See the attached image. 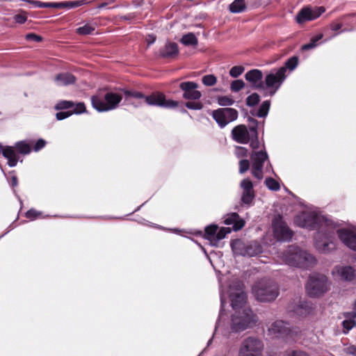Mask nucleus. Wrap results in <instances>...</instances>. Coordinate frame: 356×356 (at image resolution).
I'll use <instances>...</instances> for the list:
<instances>
[{
  "instance_id": "a878e982",
  "label": "nucleus",
  "mask_w": 356,
  "mask_h": 356,
  "mask_svg": "<svg viewBox=\"0 0 356 356\" xmlns=\"http://www.w3.org/2000/svg\"><path fill=\"white\" fill-rule=\"evenodd\" d=\"M224 223L227 225H232L233 229L236 232L244 227L245 220L237 213L234 212L227 215L224 220Z\"/></svg>"
},
{
  "instance_id": "dca6fc26",
  "label": "nucleus",
  "mask_w": 356,
  "mask_h": 356,
  "mask_svg": "<svg viewBox=\"0 0 356 356\" xmlns=\"http://www.w3.org/2000/svg\"><path fill=\"white\" fill-rule=\"evenodd\" d=\"M289 324L284 321H275L268 328V334L277 339H284L290 334Z\"/></svg>"
},
{
  "instance_id": "338daca9",
  "label": "nucleus",
  "mask_w": 356,
  "mask_h": 356,
  "mask_svg": "<svg viewBox=\"0 0 356 356\" xmlns=\"http://www.w3.org/2000/svg\"><path fill=\"white\" fill-rule=\"evenodd\" d=\"M343 351L345 353H346L348 355L356 356V346H353V345L349 346L346 347V348H344Z\"/></svg>"
},
{
  "instance_id": "bb28decb",
  "label": "nucleus",
  "mask_w": 356,
  "mask_h": 356,
  "mask_svg": "<svg viewBox=\"0 0 356 356\" xmlns=\"http://www.w3.org/2000/svg\"><path fill=\"white\" fill-rule=\"evenodd\" d=\"M320 233H317L315 236V246L316 248L321 253H328L332 250L335 249V244L332 241L325 239L319 240Z\"/></svg>"
},
{
  "instance_id": "3c124183",
  "label": "nucleus",
  "mask_w": 356,
  "mask_h": 356,
  "mask_svg": "<svg viewBox=\"0 0 356 356\" xmlns=\"http://www.w3.org/2000/svg\"><path fill=\"white\" fill-rule=\"evenodd\" d=\"M250 143V147L254 149H257L259 147V140L258 138V133H251L250 136V140L249 141Z\"/></svg>"
},
{
  "instance_id": "864d4df0",
  "label": "nucleus",
  "mask_w": 356,
  "mask_h": 356,
  "mask_svg": "<svg viewBox=\"0 0 356 356\" xmlns=\"http://www.w3.org/2000/svg\"><path fill=\"white\" fill-rule=\"evenodd\" d=\"M184 105L187 108L191 110L199 111L203 108V104L200 102H187Z\"/></svg>"
},
{
  "instance_id": "f704fd0d",
  "label": "nucleus",
  "mask_w": 356,
  "mask_h": 356,
  "mask_svg": "<svg viewBox=\"0 0 356 356\" xmlns=\"http://www.w3.org/2000/svg\"><path fill=\"white\" fill-rule=\"evenodd\" d=\"M218 227L216 225H211L205 227L204 237L205 238L210 241L211 244L213 245L216 232Z\"/></svg>"
},
{
  "instance_id": "79ce46f5",
  "label": "nucleus",
  "mask_w": 356,
  "mask_h": 356,
  "mask_svg": "<svg viewBox=\"0 0 356 356\" xmlns=\"http://www.w3.org/2000/svg\"><path fill=\"white\" fill-rule=\"evenodd\" d=\"M266 187L273 191H277L280 188V184L272 177H267L265 180Z\"/></svg>"
},
{
  "instance_id": "393cba45",
  "label": "nucleus",
  "mask_w": 356,
  "mask_h": 356,
  "mask_svg": "<svg viewBox=\"0 0 356 356\" xmlns=\"http://www.w3.org/2000/svg\"><path fill=\"white\" fill-rule=\"evenodd\" d=\"M159 54L163 58H174L179 54L178 45L176 42L168 41L160 48Z\"/></svg>"
},
{
  "instance_id": "cd10ccee",
  "label": "nucleus",
  "mask_w": 356,
  "mask_h": 356,
  "mask_svg": "<svg viewBox=\"0 0 356 356\" xmlns=\"http://www.w3.org/2000/svg\"><path fill=\"white\" fill-rule=\"evenodd\" d=\"M76 77L71 73L63 72L58 74L54 78V82L58 86H66L74 83Z\"/></svg>"
},
{
  "instance_id": "2eb2a0df",
  "label": "nucleus",
  "mask_w": 356,
  "mask_h": 356,
  "mask_svg": "<svg viewBox=\"0 0 356 356\" xmlns=\"http://www.w3.org/2000/svg\"><path fill=\"white\" fill-rule=\"evenodd\" d=\"M241 284L237 283L236 289L235 292L232 291V288L230 287L229 291V297L231 300V306L234 311L241 310L245 309L243 307L244 305L246 302V294L242 290L241 287Z\"/></svg>"
},
{
  "instance_id": "7c9ffc66",
  "label": "nucleus",
  "mask_w": 356,
  "mask_h": 356,
  "mask_svg": "<svg viewBox=\"0 0 356 356\" xmlns=\"http://www.w3.org/2000/svg\"><path fill=\"white\" fill-rule=\"evenodd\" d=\"M312 310V305L307 301H300L295 307L293 312L298 316H306L311 313Z\"/></svg>"
},
{
  "instance_id": "f3484780",
  "label": "nucleus",
  "mask_w": 356,
  "mask_h": 356,
  "mask_svg": "<svg viewBox=\"0 0 356 356\" xmlns=\"http://www.w3.org/2000/svg\"><path fill=\"white\" fill-rule=\"evenodd\" d=\"M197 83L193 81H184L179 84L180 89L183 91V98L189 100H198L202 97V93L197 90Z\"/></svg>"
},
{
  "instance_id": "052dcab7",
  "label": "nucleus",
  "mask_w": 356,
  "mask_h": 356,
  "mask_svg": "<svg viewBox=\"0 0 356 356\" xmlns=\"http://www.w3.org/2000/svg\"><path fill=\"white\" fill-rule=\"evenodd\" d=\"M356 17V13H351L346 14V15L341 16L339 18V21H340L341 23H343V25L344 24V25L350 26V22H349V19H350L352 17Z\"/></svg>"
},
{
  "instance_id": "bf43d9fd",
  "label": "nucleus",
  "mask_w": 356,
  "mask_h": 356,
  "mask_svg": "<svg viewBox=\"0 0 356 356\" xmlns=\"http://www.w3.org/2000/svg\"><path fill=\"white\" fill-rule=\"evenodd\" d=\"M41 214H42V213L40 211H38L37 210H35L34 209H31L26 212L25 216H26V218H27L31 220H33L36 219L37 218H38L39 216H40Z\"/></svg>"
},
{
  "instance_id": "603ef678",
  "label": "nucleus",
  "mask_w": 356,
  "mask_h": 356,
  "mask_svg": "<svg viewBox=\"0 0 356 356\" xmlns=\"http://www.w3.org/2000/svg\"><path fill=\"white\" fill-rule=\"evenodd\" d=\"M244 70L243 66H234L229 70V75L232 77L237 78L243 72Z\"/></svg>"
},
{
  "instance_id": "09e8293b",
  "label": "nucleus",
  "mask_w": 356,
  "mask_h": 356,
  "mask_svg": "<svg viewBox=\"0 0 356 356\" xmlns=\"http://www.w3.org/2000/svg\"><path fill=\"white\" fill-rule=\"evenodd\" d=\"M245 86V83L241 79L234 80L232 82L230 88L233 92H238Z\"/></svg>"
},
{
  "instance_id": "a19ab883",
  "label": "nucleus",
  "mask_w": 356,
  "mask_h": 356,
  "mask_svg": "<svg viewBox=\"0 0 356 356\" xmlns=\"http://www.w3.org/2000/svg\"><path fill=\"white\" fill-rule=\"evenodd\" d=\"M74 106V103L72 101L60 100L56 103L54 108L56 111H61L72 108Z\"/></svg>"
},
{
  "instance_id": "9d476101",
  "label": "nucleus",
  "mask_w": 356,
  "mask_h": 356,
  "mask_svg": "<svg viewBox=\"0 0 356 356\" xmlns=\"http://www.w3.org/2000/svg\"><path fill=\"white\" fill-rule=\"evenodd\" d=\"M212 118L220 129L235 121L238 116L237 110L233 108H220L212 111Z\"/></svg>"
},
{
  "instance_id": "4c0bfd02",
  "label": "nucleus",
  "mask_w": 356,
  "mask_h": 356,
  "mask_svg": "<svg viewBox=\"0 0 356 356\" xmlns=\"http://www.w3.org/2000/svg\"><path fill=\"white\" fill-rule=\"evenodd\" d=\"M122 92L127 100H129L130 99H144V97H145V95L143 93L137 90L124 89L122 90Z\"/></svg>"
},
{
  "instance_id": "680f3d73",
  "label": "nucleus",
  "mask_w": 356,
  "mask_h": 356,
  "mask_svg": "<svg viewBox=\"0 0 356 356\" xmlns=\"http://www.w3.org/2000/svg\"><path fill=\"white\" fill-rule=\"evenodd\" d=\"M46 144L47 143L44 139L40 138L35 142L33 147V150L35 152H38L42 149H43L45 147Z\"/></svg>"
},
{
  "instance_id": "423d86ee",
  "label": "nucleus",
  "mask_w": 356,
  "mask_h": 356,
  "mask_svg": "<svg viewBox=\"0 0 356 356\" xmlns=\"http://www.w3.org/2000/svg\"><path fill=\"white\" fill-rule=\"evenodd\" d=\"M323 217L314 211H302L294 218V222L298 227L314 230L318 228Z\"/></svg>"
},
{
  "instance_id": "37998d69",
  "label": "nucleus",
  "mask_w": 356,
  "mask_h": 356,
  "mask_svg": "<svg viewBox=\"0 0 356 356\" xmlns=\"http://www.w3.org/2000/svg\"><path fill=\"white\" fill-rule=\"evenodd\" d=\"M260 101V96L256 93L254 92L249 95L245 100L246 105L249 107H253L258 104V103Z\"/></svg>"
},
{
  "instance_id": "49530a36",
  "label": "nucleus",
  "mask_w": 356,
  "mask_h": 356,
  "mask_svg": "<svg viewBox=\"0 0 356 356\" xmlns=\"http://www.w3.org/2000/svg\"><path fill=\"white\" fill-rule=\"evenodd\" d=\"M356 325V322L354 319L346 318L342 321V326L343 328V333L347 334L351 329Z\"/></svg>"
},
{
  "instance_id": "1a4fd4ad",
  "label": "nucleus",
  "mask_w": 356,
  "mask_h": 356,
  "mask_svg": "<svg viewBox=\"0 0 356 356\" xmlns=\"http://www.w3.org/2000/svg\"><path fill=\"white\" fill-rule=\"evenodd\" d=\"M306 289L310 297L315 298L323 295L327 290L326 277L323 275L309 276Z\"/></svg>"
},
{
  "instance_id": "20e7f679",
  "label": "nucleus",
  "mask_w": 356,
  "mask_h": 356,
  "mask_svg": "<svg viewBox=\"0 0 356 356\" xmlns=\"http://www.w3.org/2000/svg\"><path fill=\"white\" fill-rule=\"evenodd\" d=\"M122 99L120 93L108 91L104 96L100 95L91 97L93 108L98 112H106L115 109Z\"/></svg>"
},
{
  "instance_id": "774afa93",
  "label": "nucleus",
  "mask_w": 356,
  "mask_h": 356,
  "mask_svg": "<svg viewBox=\"0 0 356 356\" xmlns=\"http://www.w3.org/2000/svg\"><path fill=\"white\" fill-rule=\"evenodd\" d=\"M14 19L17 23L22 24H24L26 21L27 18L26 16H24L23 15L17 14V15H15Z\"/></svg>"
},
{
  "instance_id": "f03ea898",
  "label": "nucleus",
  "mask_w": 356,
  "mask_h": 356,
  "mask_svg": "<svg viewBox=\"0 0 356 356\" xmlns=\"http://www.w3.org/2000/svg\"><path fill=\"white\" fill-rule=\"evenodd\" d=\"M283 261L291 266L309 269L317 263L316 259L306 250L295 245H289L282 252Z\"/></svg>"
},
{
  "instance_id": "b1692460",
  "label": "nucleus",
  "mask_w": 356,
  "mask_h": 356,
  "mask_svg": "<svg viewBox=\"0 0 356 356\" xmlns=\"http://www.w3.org/2000/svg\"><path fill=\"white\" fill-rule=\"evenodd\" d=\"M335 270L343 281L351 282L356 279V270L350 266H337Z\"/></svg>"
},
{
  "instance_id": "9b49d317",
  "label": "nucleus",
  "mask_w": 356,
  "mask_h": 356,
  "mask_svg": "<svg viewBox=\"0 0 356 356\" xmlns=\"http://www.w3.org/2000/svg\"><path fill=\"white\" fill-rule=\"evenodd\" d=\"M250 159L252 162V175L258 179H261L263 178L264 163L268 161L267 152L265 150L252 152Z\"/></svg>"
},
{
  "instance_id": "8fccbe9b",
  "label": "nucleus",
  "mask_w": 356,
  "mask_h": 356,
  "mask_svg": "<svg viewBox=\"0 0 356 356\" xmlns=\"http://www.w3.org/2000/svg\"><path fill=\"white\" fill-rule=\"evenodd\" d=\"M234 154L237 158L242 159L248 156V150L245 147L236 146L235 148Z\"/></svg>"
},
{
  "instance_id": "39448f33",
  "label": "nucleus",
  "mask_w": 356,
  "mask_h": 356,
  "mask_svg": "<svg viewBox=\"0 0 356 356\" xmlns=\"http://www.w3.org/2000/svg\"><path fill=\"white\" fill-rule=\"evenodd\" d=\"M230 245L235 256L251 257L263 252L261 245L256 241L245 242L241 239H235Z\"/></svg>"
},
{
  "instance_id": "e433bc0d",
  "label": "nucleus",
  "mask_w": 356,
  "mask_h": 356,
  "mask_svg": "<svg viewBox=\"0 0 356 356\" xmlns=\"http://www.w3.org/2000/svg\"><path fill=\"white\" fill-rule=\"evenodd\" d=\"M298 64V57L296 56H293L289 58L284 63V65L281 67L280 68L284 69V74H286L287 69L290 71L294 70Z\"/></svg>"
},
{
  "instance_id": "6ab92c4d",
  "label": "nucleus",
  "mask_w": 356,
  "mask_h": 356,
  "mask_svg": "<svg viewBox=\"0 0 356 356\" xmlns=\"http://www.w3.org/2000/svg\"><path fill=\"white\" fill-rule=\"evenodd\" d=\"M273 231L275 236L280 241H289L293 236V232L282 221L273 222Z\"/></svg>"
},
{
  "instance_id": "c756f323",
  "label": "nucleus",
  "mask_w": 356,
  "mask_h": 356,
  "mask_svg": "<svg viewBox=\"0 0 356 356\" xmlns=\"http://www.w3.org/2000/svg\"><path fill=\"white\" fill-rule=\"evenodd\" d=\"M32 143V140H22L16 142L13 147H14V149H16L17 154L27 155L31 152V144Z\"/></svg>"
},
{
  "instance_id": "473e14b6",
  "label": "nucleus",
  "mask_w": 356,
  "mask_h": 356,
  "mask_svg": "<svg viewBox=\"0 0 356 356\" xmlns=\"http://www.w3.org/2000/svg\"><path fill=\"white\" fill-rule=\"evenodd\" d=\"M180 42L185 46H195L198 43L197 37L193 33L184 35L180 39Z\"/></svg>"
},
{
  "instance_id": "6e6552de",
  "label": "nucleus",
  "mask_w": 356,
  "mask_h": 356,
  "mask_svg": "<svg viewBox=\"0 0 356 356\" xmlns=\"http://www.w3.org/2000/svg\"><path fill=\"white\" fill-rule=\"evenodd\" d=\"M286 78L284 68L273 69L265 77L266 87L269 89L265 96H273Z\"/></svg>"
},
{
  "instance_id": "c9c22d12",
  "label": "nucleus",
  "mask_w": 356,
  "mask_h": 356,
  "mask_svg": "<svg viewBox=\"0 0 356 356\" xmlns=\"http://www.w3.org/2000/svg\"><path fill=\"white\" fill-rule=\"evenodd\" d=\"M270 107V101H264L260 105L256 115L259 118H266L269 112Z\"/></svg>"
},
{
  "instance_id": "4d7b16f0",
  "label": "nucleus",
  "mask_w": 356,
  "mask_h": 356,
  "mask_svg": "<svg viewBox=\"0 0 356 356\" xmlns=\"http://www.w3.org/2000/svg\"><path fill=\"white\" fill-rule=\"evenodd\" d=\"M239 170L240 174H243L247 172L250 168V161L248 159H241L239 161Z\"/></svg>"
},
{
  "instance_id": "e2e57ef3",
  "label": "nucleus",
  "mask_w": 356,
  "mask_h": 356,
  "mask_svg": "<svg viewBox=\"0 0 356 356\" xmlns=\"http://www.w3.org/2000/svg\"><path fill=\"white\" fill-rule=\"evenodd\" d=\"M72 115V113H71V111H60L56 113V118L57 120H65L70 116Z\"/></svg>"
},
{
  "instance_id": "13d9d810",
  "label": "nucleus",
  "mask_w": 356,
  "mask_h": 356,
  "mask_svg": "<svg viewBox=\"0 0 356 356\" xmlns=\"http://www.w3.org/2000/svg\"><path fill=\"white\" fill-rule=\"evenodd\" d=\"M248 121L250 123V124H249L250 131L251 133H258V131H257V127H258V123H259L258 121L252 117H248Z\"/></svg>"
},
{
  "instance_id": "0e129e2a",
  "label": "nucleus",
  "mask_w": 356,
  "mask_h": 356,
  "mask_svg": "<svg viewBox=\"0 0 356 356\" xmlns=\"http://www.w3.org/2000/svg\"><path fill=\"white\" fill-rule=\"evenodd\" d=\"M26 40L40 42L42 40V38L34 33H29L25 36Z\"/></svg>"
},
{
  "instance_id": "a211bd4d",
  "label": "nucleus",
  "mask_w": 356,
  "mask_h": 356,
  "mask_svg": "<svg viewBox=\"0 0 356 356\" xmlns=\"http://www.w3.org/2000/svg\"><path fill=\"white\" fill-rule=\"evenodd\" d=\"M240 186L243 190L241 201L242 204L250 207L255 196L253 184L250 179L246 178L241 181Z\"/></svg>"
},
{
  "instance_id": "c03bdc74",
  "label": "nucleus",
  "mask_w": 356,
  "mask_h": 356,
  "mask_svg": "<svg viewBox=\"0 0 356 356\" xmlns=\"http://www.w3.org/2000/svg\"><path fill=\"white\" fill-rule=\"evenodd\" d=\"M202 83L206 86H213L217 82V78L213 74H207L202 78Z\"/></svg>"
},
{
  "instance_id": "412c9836",
  "label": "nucleus",
  "mask_w": 356,
  "mask_h": 356,
  "mask_svg": "<svg viewBox=\"0 0 356 356\" xmlns=\"http://www.w3.org/2000/svg\"><path fill=\"white\" fill-rule=\"evenodd\" d=\"M251 132L248 131L246 126L239 124L232 130V139L241 144H247L250 140Z\"/></svg>"
},
{
  "instance_id": "4468645a",
  "label": "nucleus",
  "mask_w": 356,
  "mask_h": 356,
  "mask_svg": "<svg viewBox=\"0 0 356 356\" xmlns=\"http://www.w3.org/2000/svg\"><path fill=\"white\" fill-rule=\"evenodd\" d=\"M143 99L149 106H156L165 108H175L179 104L178 101L166 99L162 94L145 96Z\"/></svg>"
},
{
  "instance_id": "ddd939ff",
  "label": "nucleus",
  "mask_w": 356,
  "mask_h": 356,
  "mask_svg": "<svg viewBox=\"0 0 356 356\" xmlns=\"http://www.w3.org/2000/svg\"><path fill=\"white\" fill-rule=\"evenodd\" d=\"M143 99L149 106H156L165 108H175L179 104L178 101L166 99L162 94L145 96Z\"/></svg>"
},
{
  "instance_id": "5701e85b",
  "label": "nucleus",
  "mask_w": 356,
  "mask_h": 356,
  "mask_svg": "<svg viewBox=\"0 0 356 356\" xmlns=\"http://www.w3.org/2000/svg\"><path fill=\"white\" fill-rule=\"evenodd\" d=\"M0 154L8 160L7 164L9 167L13 168L17 165L19 158L14 147L8 145L3 147L0 143Z\"/></svg>"
},
{
  "instance_id": "4be33fe9",
  "label": "nucleus",
  "mask_w": 356,
  "mask_h": 356,
  "mask_svg": "<svg viewBox=\"0 0 356 356\" xmlns=\"http://www.w3.org/2000/svg\"><path fill=\"white\" fill-rule=\"evenodd\" d=\"M245 79L250 82L252 87L254 89L264 88V84L261 81L263 78L262 72L257 69L249 70L245 74Z\"/></svg>"
},
{
  "instance_id": "f8f14e48",
  "label": "nucleus",
  "mask_w": 356,
  "mask_h": 356,
  "mask_svg": "<svg viewBox=\"0 0 356 356\" xmlns=\"http://www.w3.org/2000/svg\"><path fill=\"white\" fill-rule=\"evenodd\" d=\"M325 9L323 6L316 7L312 8L309 7H305L302 8L296 17V20L298 24H303L307 21H312L319 17Z\"/></svg>"
},
{
  "instance_id": "c85d7f7f",
  "label": "nucleus",
  "mask_w": 356,
  "mask_h": 356,
  "mask_svg": "<svg viewBox=\"0 0 356 356\" xmlns=\"http://www.w3.org/2000/svg\"><path fill=\"white\" fill-rule=\"evenodd\" d=\"M86 3L85 0L68 1L61 2H52L51 8L72 9L83 6Z\"/></svg>"
},
{
  "instance_id": "2f4dec72",
  "label": "nucleus",
  "mask_w": 356,
  "mask_h": 356,
  "mask_svg": "<svg viewBox=\"0 0 356 356\" xmlns=\"http://www.w3.org/2000/svg\"><path fill=\"white\" fill-rule=\"evenodd\" d=\"M246 8L245 0H234L229 6V10L232 13H243Z\"/></svg>"
},
{
  "instance_id": "69168bd1",
  "label": "nucleus",
  "mask_w": 356,
  "mask_h": 356,
  "mask_svg": "<svg viewBox=\"0 0 356 356\" xmlns=\"http://www.w3.org/2000/svg\"><path fill=\"white\" fill-rule=\"evenodd\" d=\"M343 316L345 318L354 319L356 318V300L354 304L353 311L350 312L343 313Z\"/></svg>"
},
{
  "instance_id": "a18cd8bd",
  "label": "nucleus",
  "mask_w": 356,
  "mask_h": 356,
  "mask_svg": "<svg viewBox=\"0 0 356 356\" xmlns=\"http://www.w3.org/2000/svg\"><path fill=\"white\" fill-rule=\"evenodd\" d=\"M218 104L221 106H232L234 103V100L228 96H219L217 98Z\"/></svg>"
},
{
  "instance_id": "7ed1b4c3",
  "label": "nucleus",
  "mask_w": 356,
  "mask_h": 356,
  "mask_svg": "<svg viewBox=\"0 0 356 356\" xmlns=\"http://www.w3.org/2000/svg\"><path fill=\"white\" fill-rule=\"evenodd\" d=\"M252 290L256 299L260 302L273 301L279 295L277 284L266 278L257 282L253 285Z\"/></svg>"
},
{
  "instance_id": "5fc2aeb1",
  "label": "nucleus",
  "mask_w": 356,
  "mask_h": 356,
  "mask_svg": "<svg viewBox=\"0 0 356 356\" xmlns=\"http://www.w3.org/2000/svg\"><path fill=\"white\" fill-rule=\"evenodd\" d=\"M283 356H309V355L300 350H289L285 351Z\"/></svg>"
},
{
  "instance_id": "ea45409f",
  "label": "nucleus",
  "mask_w": 356,
  "mask_h": 356,
  "mask_svg": "<svg viewBox=\"0 0 356 356\" xmlns=\"http://www.w3.org/2000/svg\"><path fill=\"white\" fill-rule=\"evenodd\" d=\"M231 230L228 227H222L219 230L218 229L216 232V234L215 236V239L213 243V245L216 246L219 241L227 236V234L230 233Z\"/></svg>"
},
{
  "instance_id": "de8ad7c7",
  "label": "nucleus",
  "mask_w": 356,
  "mask_h": 356,
  "mask_svg": "<svg viewBox=\"0 0 356 356\" xmlns=\"http://www.w3.org/2000/svg\"><path fill=\"white\" fill-rule=\"evenodd\" d=\"M72 108L73 110L71 111L72 115H79L87 112L85 104L83 102H79L76 104H74V106Z\"/></svg>"
},
{
  "instance_id": "72a5a7b5",
  "label": "nucleus",
  "mask_w": 356,
  "mask_h": 356,
  "mask_svg": "<svg viewBox=\"0 0 356 356\" xmlns=\"http://www.w3.org/2000/svg\"><path fill=\"white\" fill-rule=\"evenodd\" d=\"M323 37V33H318L316 35L312 37L310 39L309 42L305 44L302 46L301 49L302 51H308L316 48L318 44V42L321 40Z\"/></svg>"
},
{
  "instance_id": "58836bf2",
  "label": "nucleus",
  "mask_w": 356,
  "mask_h": 356,
  "mask_svg": "<svg viewBox=\"0 0 356 356\" xmlns=\"http://www.w3.org/2000/svg\"><path fill=\"white\" fill-rule=\"evenodd\" d=\"M95 31V26L93 24H86L83 26H80L76 29V32L79 35H91Z\"/></svg>"
},
{
  "instance_id": "6e6d98bb",
  "label": "nucleus",
  "mask_w": 356,
  "mask_h": 356,
  "mask_svg": "<svg viewBox=\"0 0 356 356\" xmlns=\"http://www.w3.org/2000/svg\"><path fill=\"white\" fill-rule=\"evenodd\" d=\"M27 2L32 3L35 8H51L52 2H42L35 0H26Z\"/></svg>"
},
{
  "instance_id": "aec40b11",
  "label": "nucleus",
  "mask_w": 356,
  "mask_h": 356,
  "mask_svg": "<svg viewBox=\"0 0 356 356\" xmlns=\"http://www.w3.org/2000/svg\"><path fill=\"white\" fill-rule=\"evenodd\" d=\"M341 241L348 248L356 252V233L347 229H339L337 232Z\"/></svg>"
},
{
  "instance_id": "0eeeda50",
  "label": "nucleus",
  "mask_w": 356,
  "mask_h": 356,
  "mask_svg": "<svg viewBox=\"0 0 356 356\" xmlns=\"http://www.w3.org/2000/svg\"><path fill=\"white\" fill-rule=\"evenodd\" d=\"M263 349L261 340L257 337H248L242 341L238 356H262Z\"/></svg>"
},
{
  "instance_id": "f257e3e1",
  "label": "nucleus",
  "mask_w": 356,
  "mask_h": 356,
  "mask_svg": "<svg viewBox=\"0 0 356 356\" xmlns=\"http://www.w3.org/2000/svg\"><path fill=\"white\" fill-rule=\"evenodd\" d=\"M220 309L215 326V332H220L223 336L229 338L232 333L241 332L257 323V316L250 308H245L242 311L240 309L234 311L231 316V319L225 323L223 320L225 316L226 300L221 286H220Z\"/></svg>"
}]
</instances>
